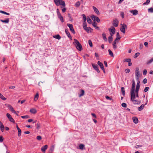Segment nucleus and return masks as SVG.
Returning a JSON list of instances; mask_svg holds the SVG:
<instances>
[{
	"label": "nucleus",
	"mask_w": 153,
	"mask_h": 153,
	"mask_svg": "<svg viewBox=\"0 0 153 153\" xmlns=\"http://www.w3.org/2000/svg\"><path fill=\"white\" fill-rule=\"evenodd\" d=\"M74 42H73L74 45H75L76 48L80 51H81L82 48L81 45L79 42L76 39H74Z\"/></svg>",
	"instance_id": "obj_1"
},
{
	"label": "nucleus",
	"mask_w": 153,
	"mask_h": 153,
	"mask_svg": "<svg viewBox=\"0 0 153 153\" xmlns=\"http://www.w3.org/2000/svg\"><path fill=\"white\" fill-rule=\"evenodd\" d=\"M135 82L134 80L133 79L132 80V84L131 88V89L130 94L131 97H134L135 96Z\"/></svg>",
	"instance_id": "obj_2"
},
{
	"label": "nucleus",
	"mask_w": 153,
	"mask_h": 153,
	"mask_svg": "<svg viewBox=\"0 0 153 153\" xmlns=\"http://www.w3.org/2000/svg\"><path fill=\"white\" fill-rule=\"evenodd\" d=\"M108 30L110 32V35L111 36H113L114 34L115 33V29L113 26L111 27V28H109Z\"/></svg>",
	"instance_id": "obj_3"
},
{
	"label": "nucleus",
	"mask_w": 153,
	"mask_h": 153,
	"mask_svg": "<svg viewBox=\"0 0 153 153\" xmlns=\"http://www.w3.org/2000/svg\"><path fill=\"white\" fill-rule=\"evenodd\" d=\"M135 94L134 97H131V101H132L134 104H138L140 103V102L137 100H135Z\"/></svg>",
	"instance_id": "obj_4"
},
{
	"label": "nucleus",
	"mask_w": 153,
	"mask_h": 153,
	"mask_svg": "<svg viewBox=\"0 0 153 153\" xmlns=\"http://www.w3.org/2000/svg\"><path fill=\"white\" fill-rule=\"evenodd\" d=\"M127 26L125 24L122 25V27L120 28V31L124 33H125V29H127Z\"/></svg>",
	"instance_id": "obj_5"
},
{
	"label": "nucleus",
	"mask_w": 153,
	"mask_h": 153,
	"mask_svg": "<svg viewBox=\"0 0 153 153\" xmlns=\"http://www.w3.org/2000/svg\"><path fill=\"white\" fill-rule=\"evenodd\" d=\"M140 72L139 68L138 67L136 68L135 70V76L136 77V79L137 80H138L139 78V74Z\"/></svg>",
	"instance_id": "obj_6"
},
{
	"label": "nucleus",
	"mask_w": 153,
	"mask_h": 153,
	"mask_svg": "<svg viewBox=\"0 0 153 153\" xmlns=\"http://www.w3.org/2000/svg\"><path fill=\"white\" fill-rule=\"evenodd\" d=\"M67 25L69 28L71 32L74 34H75V32L74 29L73 25L71 24L68 23L67 24Z\"/></svg>",
	"instance_id": "obj_7"
},
{
	"label": "nucleus",
	"mask_w": 153,
	"mask_h": 153,
	"mask_svg": "<svg viewBox=\"0 0 153 153\" xmlns=\"http://www.w3.org/2000/svg\"><path fill=\"white\" fill-rule=\"evenodd\" d=\"M91 18L93 20L96 21L98 23H99L100 22V20L99 18L94 15H92L91 16Z\"/></svg>",
	"instance_id": "obj_8"
},
{
	"label": "nucleus",
	"mask_w": 153,
	"mask_h": 153,
	"mask_svg": "<svg viewBox=\"0 0 153 153\" xmlns=\"http://www.w3.org/2000/svg\"><path fill=\"white\" fill-rule=\"evenodd\" d=\"M6 116L8 118L10 121L13 123H14L15 121L13 119L11 115L9 113H7L6 114Z\"/></svg>",
	"instance_id": "obj_9"
},
{
	"label": "nucleus",
	"mask_w": 153,
	"mask_h": 153,
	"mask_svg": "<svg viewBox=\"0 0 153 153\" xmlns=\"http://www.w3.org/2000/svg\"><path fill=\"white\" fill-rule=\"evenodd\" d=\"M118 23L119 22L117 19H115L113 20V25L114 27H117L118 25Z\"/></svg>",
	"instance_id": "obj_10"
},
{
	"label": "nucleus",
	"mask_w": 153,
	"mask_h": 153,
	"mask_svg": "<svg viewBox=\"0 0 153 153\" xmlns=\"http://www.w3.org/2000/svg\"><path fill=\"white\" fill-rule=\"evenodd\" d=\"M9 110L13 113L15 114H16V111H15L12 107V106L10 105H8L7 106Z\"/></svg>",
	"instance_id": "obj_11"
},
{
	"label": "nucleus",
	"mask_w": 153,
	"mask_h": 153,
	"mask_svg": "<svg viewBox=\"0 0 153 153\" xmlns=\"http://www.w3.org/2000/svg\"><path fill=\"white\" fill-rule=\"evenodd\" d=\"M65 33L67 35V36L71 40H72V38L70 34L69 33V32L68 31V30L67 29H65Z\"/></svg>",
	"instance_id": "obj_12"
},
{
	"label": "nucleus",
	"mask_w": 153,
	"mask_h": 153,
	"mask_svg": "<svg viewBox=\"0 0 153 153\" xmlns=\"http://www.w3.org/2000/svg\"><path fill=\"white\" fill-rule=\"evenodd\" d=\"M130 12L132 13L134 15H136L138 14V11L137 10H130Z\"/></svg>",
	"instance_id": "obj_13"
},
{
	"label": "nucleus",
	"mask_w": 153,
	"mask_h": 153,
	"mask_svg": "<svg viewBox=\"0 0 153 153\" xmlns=\"http://www.w3.org/2000/svg\"><path fill=\"white\" fill-rule=\"evenodd\" d=\"M48 145H46L42 147L41 148V151L45 153V151L48 148Z\"/></svg>",
	"instance_id": "obj_14"
},
{
	"label": "nucleus",
	"mask_w": 153,
	"mask_h": 153,
	"mask_svg": "<svg viewBox=\"0 0 153 153\" xmlns=\"http://www.w3.org/2000/svg\"><path fill=\"white\" fill-rule=\"evenodd\" d=\"M148 102L147 100L146 103H145V105L142 104L140 107H139L138 108V110L139 111H140L142 110L144 108L145 106V105H146L147 104V103Z\"/></svg>",
	"instance_id": "obj_15"
},
{
	"label": "nucleus",
	"mask_w": 153,
	"mask_h": 153,
	"mask_svg": "<svg viewBox=\"0 0 153 153\" xmlns=\"http://www.w3.org/2000/svg\"><path fill=\"white\" fill-rule=\"evenodd\" d=\"M93 9L94 12L96 13L97 15H99L100 14V13L97 9L94 6L93 7Z\"/></svg>",
	"instance_id": "obj_16"
},
{
	"label": "nucleus",
	"mask_w": 153,
	"mask_h": 153,
	"mask_svg": "<svg viewBox=\"0 0 153 153\" xmlns=\"http://www.w3.org/2000/svg\"><path fill=\"white\" fill-rule=\"evenodd\" d=\"M137 84L136 87V90H139L140 86V82L139 80V79L137 80Z\"/></svg>",
	"instance_id": "obj_17"
},
{
	"label": "nucleus",
	"mask_w": 153,
	"mask_h": 153,
	"mask_svg": "<svg viewBox=\"0 0 153 153\" xmlns=\"http://www.w3.org/2000/svg\"><path fill=\"white\" fill-rule=\"evenodd\" d=\"M59 4L62 5V6L61 7V8H62L63 7H64L65 6V4L64 1L60 0L59 2Z\"/></svg>",
	"instance_id": "obj_18"
},
{
	"label": "nucleus",
	"mask_w": 153,
	"mask_h": 153,
	"mask_svg": "<svg viewBox=\"0 0 153 153\" xmlns=\"http://www.w3.org/2000/svg\"><path fill=\"white\" fill-rule=\"evenodd\" d=\"M117 41V40L115 39L112 44L113 48L114 49H115L117 48L116 42Z\"/></svg>",
	"instance_id": "obj_19"
},
{
	"label": "nucleus",
	"mask_w": 153,
	"mask_h": 153,
	"mask_svg": "<svg viewBox=\"0 0 153 153\" xmlns=\"http://www.w3.org/2000/svg\"><path fill=\"white\" fill-rule=\"evenodd\" d=\"M97 64L100 66L101 69H104V66L102 62L100 61H98L97 62Z\"/></svg>",
	"instance_id": "obj_20"
},
{
	"label": "nucleus",
	"mask_w": 153,
	"mask_h": 153,
	"mask_svg": "<svg viewBox=\"0 0 153 153\" xmlns=\"http://www.w3.org/2000/svg\"><path fill=\"white\" fill-rule=\"evenodd\" d=\"M58 18L60 19V20L63 23L64 22V20L63 19V17L61 15V14H59V15H57Z\"/></svg>",
	"instance_id": "obj_21"
},
{
	"label": "nucleus",
	"mask_w": 153,
	"mask_h": 153,
	"mask_svg": "<svg viewBox=\"0 0 153 153\" xmlns=\"http://www.w3.org/2000/svg\"><path fill=\"white\" fill-rule=\"evenodd\" d=\"M30 112L31 113L35 114L37 112V111L35 108H32L30 110Z\"/></svg>",
	"instance_id": "obj_22"
},
{
	"label": "nucleus",
	"mask_w": 153,
	"mask_h": 153,
	"mask_svg": "<svg viewBox=\"0 0 153 153\" xmlns=\"http://www.w3.org/2000/svg\"><path fill=\"white\" fill-rule=\"evenodd\" d=\"M0 21L3 22L5 23L8 24L9 23V18L5 20H3L2 19H0Z\"/></svg>",
	"instance_id": "obj_23"
},
{
	"label": "nucleus",
	"mask_w": 153,
	"mask_h": 153,
	"mask_svg": "<svg viewBox=\"0 0 153 153\" xmlns=\"http://www.w3.org/2000/svg\"><path fill=\"white\" fill-rule=\"evenodd\" d=\"M133 122L135 124L137 123L138 122V120L137 117H134L133 118Z\"/></svg>",
	"instance_id": "obj_24"
},
{
	"label": "nucleus",
	"mask_w": 153,
	"mask_h": 153,
	"mask_svg": "<svg viewBox=\"0 0 153 153\" xmlns=\"http://www.w3.org/2000/svg\"><path fill=\"white\" fill-rule=\"evenodd\" d=\"M102 36L104 40L105 41H107V38L106 37L105 34L104 33H103L102 34Z\"/></svg>",
	"instance_id": "obj_25"
},
{
	"label": "nucleus",
	"mask_w": 153,
	"mask_h": 153,
	"mask_svg": "<svg viewBox=\"0 0 153 153\" xmlns=\"http://www.w3.org/2000/svg\"><path fill=\"white\" fill-rule=\"evenodd\" d=\"M54 3L57 6H59V2L60 0H53Z\"/></svg>",
	"instance_id": "obj_26"
},
{
	"label": "nucleus",
	"mask_w": 153,
	"mask_h": 153,
	"mask_svg": "<svg viewBox=\"0 0 153 153\" xmlns=\"http://www.w3.org/2000/svg\"><path fill=\"white\" fill-rule=\"evenodd\" d=\"M97 23L95 22H94V23H93V24H92V25L94 27H95L96 29H97L98 30H99V27H98L97 26Z\"/></svg>",
	"instance_id": "obj_27"
},
{
	"label": "nucleus",
	"mask_w": 153,
	"mask_h": 153,
	"mask_svg": "<svg viewBox=\"0 0 153 153\" xmlns=\"http://www.w3.org/2000/svg\"><path fill=\"white\" fill-rule=\"evenodd\" d=\"M121 38V37L120 36V35L119 33H117L116 34V38L115 39L117 40H120V39Z\"/></svg>",
	"instance_id": "obj_28"
},
{
	"label": "nucleus",
	"mask_w": 153,
	"mask_h": 153,
	"mask_svg": "<svg viewBox=\"0 0 153 153\" xmlns=\"http://www.w3.org/2000/svg\"><path fill=\"white\" fill-rule=\"evenodd\" d=\"M84 29L88 33H89L90 32H91L90 30H91V28L90 27H87V28H85Z\"/></svg>",
	"instance_id": "obj_29"
},
{
	"label": "nucleus",
	"mask_w": 153,
	"mask_h": 153,
	"mask_svg": "<svg viewBox=\"0 0 153 153\" xmlns=\"http://www.w3.org/2000/svg\"><path fill=\"white\" fill-rule=\"evenodd\" d=\"M108 51L110 55L112 57H114V55H113L112 52L111 50L110 49H109L108 50Z\"/></svg>",
	"instance_id": "obj_30"
},
{
	"label": "nucleus",
	"mask_w": 153,
	"mask_h": 153,
	"mask_svg": "<svg viewBox=\"0 0 153 153\" xmlns=\"http://www.w3.org/2000/svg\"><path fill=\"white\" fill-rule=\"evenodd\" d=\"M121 91L123 95L124 96L125 95V94L124 88L123 87H122L121 88Z\"/></svg>",
	"instance_id": "obj_31"
},
{
	"label": "nucleus",
	"mask_w": 153,
	"mask_h": 153,
	"mask_svg": "<svg viewBox=\"0 0 153 153\" xmlns=\"http://www.w3.org/2000/svg\"><path fill=\"white\" fill-rule=\"evenodd\" d=\"M53 37L58 40L60 39L61 37L59 34H57L53 36Z\"/></svg>",
	"instance_id": "obj_32"
},
{
	"label": "nucleus",
	"mask_w": 153,
	"mask_h": 153,
	"mask_svg": "<svg viewBox=\"0 0 153 153\" xmlns=\"http://www.w3.org/2000/svg\"><path fill=\"white\" fill-rule=\"evenodd\" d=\"M39 98V94L38 93H36V95L35 96L34 100L35 101H36Z\"/></svg>",
	"instance_id": "obj_33"
},
{
	"label": "nucleus",
	"mask_w": 153,
	"mask_h": 153,
	"mask_svg": "<svg viewBox=\"0 0 153 153\" xmlns=\"http://www.w3.org/2000/svg\"><path fill=\"white\" fill-rule=\"evenodd\" d=\"M113 36H109L108 38V42L109 43H111L113 40Z\"/></svg>",
	"instance_id": "obj_34"
},
{
	"label": "nucleus",
	"mask_w": 153,
	"mask_h": 153,
	"mask_svg": "<svg viewBox=\"0 0 153 153\" xmlns=\"http://www.w3.org/2000/svg\"><path fill=\"white\" fill-rule=\"evenodd\" d=\"M92 66L94 70L97 69L98 68V66L97 64H92Z\"/></svg>",
	"instance_id": "obj_35"
},
{
	"label": "nucleus",
	"mask_w": 153,
	"mask_h": 153,
	"mask_svg": "<svg viewBox=\"0 0 153 153\" xmlns=\"http://www.w3.org/2000/svg\"><path fill=\"white\" fill-rule=\"evenodd\" d=\"M85 147V146L83 144H80L79 146V149H83Z\"/></svg>",
	"instance_id": "obj_36"
},
{
	"label": "nucleus",
	"mask_w": 153,
	"mask_h": 153,
	"mask_svg": "<svg viewBox=\"0 0 153 153\" xmlns=\"http://www.w3.org/2000/svg\"><path fill=\"white\" fill-rule=\"evenodd\" d=\"M80 4V2L79 1H77L75 4V6L76 7H78L79 6Z\"/></svg>",
	"instance_id": "obj_37"
},
{
	"label": "nucleus",
	"mask_w": 153,
	"mask_h": 153,
	"mask_svg": "<svg viewBox=\"0 0 153 153\" xmlns=\"http://www.w3.org/2000/svg\"><path fill=\"white\" fill-rule=\"evenodd\" d=\"M0 98L4 100H6V98L4 97V96L0 93Z\"/></svg>",
	"instance_id": "obj_38"
},
{
	"label": "nucleus",
	"mask_w": 153,
	"mask_h": 153,
	"mask_svg": "<svg viewBox=\"0 0 153 153\" xmlns=\"http://www.w3.org/2000/svg\"><path fill=\"white\" fill-rule=\"evenodd\" d=\"M150 0H147L146 2L143 4V5H147L150 2Z\"/></svg>",
	"instance_id": "obj_39"
},
{
	"label": "nucleus",
	"mask_w": 153,
	"mask_h": 153,
	"mask_svg": "<svg viewBox=\"0 0 153 153\" xmlns=\"http://www.w3.org/2000/svg\"><path fill=\"white\" fill-rule=\"evenodd\" d=\"M87 21L90 24H91L92 22L91 20L89 17H88L87 18Z\"/></svg>",
	"instance_id": "obj_40"
},
{
	"label": "nucleus",
	"mask_w": 153,
	"mask_h": 153,
	"mask_svg": "<svg viewBox=\"0 0 153 153\" xmlns=\"http://www.w3.org/2000/svg\"><path fill=\"white\" fill-rule=\"evenodd\" d=\"M17 130L18 131V136L20 137L21 134V130L20 128L18 129Z\"/></svg>",
	"instance_id": "obj_41"
},
{
	"label": "nucleus",
	"mask_w": 153,
	"mask_h": 153,
	"mask_svg": "<svg viewBox=\"0 0 153 153\" xmlns=\"http://www.w3.org/2000/svg\"><path fill=\"white\" fill-rule=\"evenodd\" d=\"M0 128L1 130V131H2V132H3L4 130V126L3 125V124L2 125L0 126Z\"/></svg>",
	"instance_id": "obj_42"
},
{
	"label": "nucleus",
	"mask_w": 153,
	"mask_h": 153,
	"mask_svg": "<svg viewBox=\"0 0 153 153\" xmlns=\"http://www.w3.org/2000/svg\"><path fill=\"white\" fill-rule=\"evenodd\" d=\"M139 90H135V92L136 93V96L135 97H139V94H138V91Z\"/></svg>",
	"instance_id": "obj_43"
},
{
	"label": "nucleus",
	"mask_w": 153,
	"mask_h": 153,
	"mask_svg": "<svg viewBox=\"0 0 153 153\" xmlns=\"http://www.w3.org/2000/svg\"><path fill=\"white\" fill-rule=\"evenodd\" d=\"M140 53H139L137 52L136 53H135L134 55V58H137L138 56H139L140 55Z\"/></svg>",
	"instance_id": "obj_44"
},
{
	"label": "nucleus",
	"mask_w": 153,
	"mask_h": 153,
	"mask_svg": "<svg viewBox=\"0 0 153 153\" xmlns=\"http://www.w3.org/2000/svg\"><path fill=\"white\" fill-rule=\"evenodd\" d=\"M85 92L84 90H81V93L79 94V97H80L83 96Z\"/></svg>",
	"instance_id": "obj_45"
},
{
	"label": "nucleus",
	"mask_w": 153,
	"mask_h": 153,
	"mask_svg": "<svg viewBox=\"0 0 153 153\" xmlns=\"http://www.w3.org/2000/svg\"><path fill=\"white\" fill-rule=\"evenodd\" d=\"M148 12L149 13H153V8L152 7L149 8L148 9Z\"/></svg>",
	"instance_id": "obj_46"
},
{
	"label": "nucleus",
	"mask_w": 153,
	"mask_h": 153,
	"mask_svg": "<svg viewBox=\"0 0 153 153\" xmlns=\"http://www.w3.org/2000/svg\"><path fill=\"white\" fill-rule=\"evenodd\" d=\"M88 44L91 47H92L93 46V45L92 41L91 40H88Z\"/></svg>",
	"instance_id": "obj_47"
},
{
	"label": "nucleus",
	"mask_w": 153,
	"mask_h": 153,
	"mask_svg": "<svg viewBox=\"0 0 153 153\" xmlns=\"http://www.w3.org/2000/svg\"><path fill=\"white\" fill-rule=\"evenodd\" d=\"M82 16L83 17V20H84V22H85V21L86 20L85 15L84 14H83L82 15Z\"/></svg>",
	"instance_id": "obj_48"
},
{
	"label": "nucleus",
	"mask_w": 153,
	"mask_h": 153,
	"mask_svg": "<svg viewBox=\"0 0 153 153\" xmlns=\"http://www.w3.org/2000/svg\"><path fill=\"white\" fill-rule=\"evenodd\" d=\"M21 117L23 119H27L30 117L28 115L22 116Z\"/></svg>",
	"instance_id": "obj_49"
},
{
	"label": "nucleus",
	"mask_w": 153,
	"mask_h": 153,
	"mask_svg": "<svg viewBox=\"0 0 153 153\" xmlns=\"http://www.w3.org/2000/svg\"><path fill=\"white\" fill-rule=\"evenodd\" d=\"M40 123H38L36 125V128L37 129H39V128H40Z\"/></svg>",
	"instance_id": "obj_50"
},
{
	"label": "nucleus",
	"mask_w": 153,
	"mask_h": 153,
	"mask_svg": "<svg viewBox=\"0 0 153 153\" xmlns=\"http://www.w3.org/2000/svg\"><path fill=\"white\" fill-rule=\"evenodd\" d=\"M83 27L84 29L87 28V25L86 23L85 22H84L83 23Z\"/></svg>",
	"instance_id": "obj_51"
},
{
	"label": "nucleus",
	"mask_w": 153,
	"mask_h": 153,
	"mask_svg": "<svg viewBox=\"0 0 153 153\" xmlns=\"http://www.w3.org/2000/svg\"><path fill=\"white\" fill-rule=\"evenodd\" d=\"M153 61V58L149 60L147 63V64H149L152 62Z\"/></svg>",
	"instance_id": "obj_52"
},
{
	"label": "nucleus",
	"mask_w": 153,
	"mask_h": 153,
	"mask_svg": "<svg viewBox=\"0 0 153 153\" xmlns=\"http://www.w3.org/2000/svg\"><path fill=\"white\" fill-rule=\"evenodd\" d=\"M121 105L122 107L125 108L127 106V105L125 103L123 102L122 104Z\"/></svg>",
	"instance_id": "obj_53"
},
{
	"label": "nucleus",
	"mask_w": 153,
	"mask_h": 153,
	"mask_svg": "<svg viewBox=\"0 0 153 153\" xmlns=\"http://www.w3.org/2000/svg\"><path fill=\"white\" fill-rule=\"evenodd\" d=\"M105 98H106V99L107 100H112V99L110 97L107 95L105 96Z\"/></svg>",
	"instance_id": "obj_54"
},
{
	"label": "nucleus",
	"mask_w": 153,
	"mask_h": 153,
	"mask_svg": "<svg viewBox=\"0 0 153 153\" xmlns=\"http://www.w3.org/2000/svg\"><path fill=\"white\" fill-rule=\"evenodd\" d=\"M36 138L38 140H40L42 139V138L41 136L39 135V136H38Z\"/></svg>",
	"instance_id": "obj_55"
},
{
	"label": "nucleus",
	"mask_w": 153,
	"mask_h": 153,
	"mask_svg": "<svg viewBox=\"0 0 153 153\" xmlns=\"http://www.w3.org/2000/svg\"><path fill=\"white\" fill-rule=\"evenodd\" d=\"M149 89V87H146L145 88V89L144 90V91L145 92H146L148 91Z\"/></svg>",
	"instance_id": "obj_56"
},
{
	"label": "nucleus",
	"mask_w": 153,
	"mask_h": 153,
	"mask_svg": "<svg viewBox=\"0 0 153 153\" xmlns=\"http://www.w3.org/2000/svg\"><path fill=\"white\" fill-rule=\"evenodd\" d=\"M121 16L122 18L123 19L124 17V14L123 12H121L120 13Z\"/></svg>",
	"instance_id": "obj_57"
},
{
	"label": "nucleus",
	"mask_w": 153,
	"mask_h": 153,
	"mask_svg": "<svg viewBox=\"0 0 153 153\" xmlns=\"http://www.w3.org/2000/svg\"><path fill=\"white\" fill-rule=\"evenodd\" d=\"M125 72L126 73H128L130 72V69L127 68L125 70Z\"/></svg>",
	"instance_id": "obj_58"
},
{
	"label": "nucleus",
	"mask_w": 153,
	"mask_h": 153,
	"mask_svg": "<svg viewBox=\"0 0 153 153\" xmlns=\"http://www.w3.org/2000/svg\"><path fill=\"white\" fill-rule=\"evenodd\" d=\"M143 83L144 84L146 83L147 82V79L146 78H145L143 79Z\"/></svg>",
	"instance_id": "obj_59"
},
{
	"label": "nucleus",
	"mask_w": 153,
	"mask_h": 153,
	"mask_svg": "<svg viewBox=\"0 0 153 153\" xmlns=\"http://www.w3.org/2000/svg\"><path fill=\"white\" fill-rule=\"evenodd\" d=\"M130 59H124L123 60V62H128L130 60Z\"/></svg>",
	"instance_id": "obj_60"
},
{
	"label": "nucleus",
	"mask_w": 153,
	"mask_h": 153,
	"mask_svg": "<svg viewBox=\"0 0 153 153\" xmlns=\"http://www.w3.org/2000/svg\"><path fill=\"white\" fill-rule=\"evenodd\" d=\"M147 73V71L146 70H145L143 72V75H146Z\"/></svg>",
	"instance_id": "obj_61"
},
{
	"label": "nucleus",
	"mask_w": 153,
	"mask_h": 153,
	"mask_svg": "<svg viewBox=\"0 0 153 153\" xmlns=\"http://www.w3.org/2000/svg\"><path fill=\"white\" fill-rule=\"evenodd\" d=\"M56 13H57V15H59V14H61L60 13L59 11V10L58 9H56Z\"/></svg>",
	"instance_id": "obj_62"
},
{
	"label": "nucleus",
	"mask_w": 153,
	"mask_h": 153,
	"mask_svg": "<svg viewBox=\"0 0 153 153\" xmlns=\"http://www.w3.org/2000/svg\"><path fill=\"white\" fill-rule=\"evenodd\" d=\"M3 140L4 139H3L2 136H0V142H2L3 141Z\"/></svg>",
	"instance_id": "obj_63"
},
{
	"label": "nucleus",
	"mask_w": 153,
	"mask_h": 153,
	"mask_svg": "<svg viewBox=\"0 0 153 153\" xmlns=\"http://www.w3.org/2000/svg\"><path fill=\"white\" fill-rule=\"evenodd\" d=\"M66 8H63L62 9V12L63 13H64L66 11Z\"/></svg>",
	"instance_id": "obj_64"
}]
</instances>
